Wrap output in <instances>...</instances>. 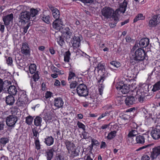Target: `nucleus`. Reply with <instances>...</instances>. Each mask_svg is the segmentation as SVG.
<instances>
[{
  "label": "nucleus",
  "mask_w": 160,
  "mask_h": 160,
  "mask_svg": "<svg viewBox=\"0 0 160 160\" xmlns=\"http://www.w3.org/2000/svg\"><path fill=\"white\" fill-rule=\"evenodd\" d=\"M62 33L66 36V38H71L73 37V32L72 30L68 27H66L62 31Z\"/></svg>",
  "instance_id": "f3484780"
},
{
  "label": "nucleus",
  "mask_w": 160,
  "mask_h": 160,
  "mask_svg": "<svg viewBox=\"0 0 160 160\" xmlns=\"http://www.w3.org/2000/svg\"><path fill=\"white\" fill-rule=\"evenodd\" d=\"M38 12L37 10L33 8H31L30 12L26 11L22 12L19 16V23L24 24L30 20H33Z\"/></svg>",
  "instance_id": "f03ea898"
},
{
  "label": "nucleus",
  "mask_w": 160,
  "mask_h": 160,
  "mask_svg": "<svg viewBox=\"0 0 160 160\" xmlns=\"http://www.w3.org/2000/svg\"><path fill=\"white\" fill-rule=\"evenodd\" d=\"M75 76V74L72 72H70L69 73V76L68 78V80H71L73 77Z\"/></svg>",
  "instance_id": "603ef678"
},
{
  "label": "nucleus",
  "mask_w": 160,
  "mask_h": 160,
  "mask_svg": "<svg viewBox=\"0 0 160 160\" xmlns=\"http://www.w3.org/2000/svg\"><path fill=\"white\" fill-rule=\"evenodd\" d=\"M105 78L104 76H101L100 79L98 80V82L99 83L100 85H101L100 86H99V94L101 95H102L103 93V88L104 87V86L102 85V83L103 81L104 80Z\"/></svg>",
  "instance_id": "a878e982"
},
{
  "label": "nucleus",
  "mask_w": 160,
  "mask_h": 160,
  "mask_svg": "<svg viewBox=\"0 0 160 160\" xmlns=\"http://www.w3.org/2000/svg\"><path fill=\"white\" fill-rule=\"evenodd\" d=\"M8 85L6 92H8V93L11 95H15L18 92L17 89L14 85H11L12 83L10 81H8Z\"/></svg>",
  "instance_id": "9d476101"
},
{
  "label": "nucleus",
  "mask_w": 160,
  "mask_h": 160,
  "mask_svg": "<svg viewBox=\"0 0 160 160\" xmlns=\"http://www.w3.org/2000/svg\"><path fill=\"white\" fill-rule=\"evenodd\" d=\"M152 138L155 140H158L160 138V130L158 128L152 130L151 133Z\"/></svg>",
  "instance_id": "a211bd4d"
},
{
  "label": "nucleus",
  "mask_w": 160,
  "mask_h": 160,
  "mask_svg": "<svg viewBox=\"0 0 160 160\" xmlns=\"http://www.w3.org/2000/svg\"><path fill=\"white\" fill-rule=\"evenodd\" d=\"M158 17V16L157 15L154 16L149 21V25L150 27H154L158 24L159 22L157 20Z\"/></svg>",
  "instance_id": "5701e85b"
},
{
  "label": "nucleus",
  "mask_w": 160,
  "mask_h": 160,
  "mask_svg": "<svg viewBox=\"0 0 160 160\" xmlns=\"http://www.w3.org/2000/svg\"><path fill=\"white\" fill-rule=\"evenodd\" d=\"M58 33L57 32L55 34V37L56 38V40L60 46H62L64 43V41L61 36V35H58Z\"/></svg>",
  "instance_id": "bb28decb"
},
{
  "label": "nucleus",
  "mask_w": 160,
  "mask_h": 160,
  "mask_svg": "<svg viewBox=\"0 0 160 160\" xmlns=\"http://www.w3.org/2000/svg\"><path fill=\"white\" fill-rule=\"evenodd\" d=\"M145 51L141 48H138L135 52L134 54L130 57V62L132 64L139 62L145 59Z\"/></svg>",
  "instance_id": "7ed1b4c3"
},
{
  "label": "nucleus",
  "mask_w": 160,
  "mask_h": 160,
  "mask_svg": "<svg viewBox=\"0 0 160 160\" xmlns=\"http://www.w3.org/2000/svg\"><path fill=\"white\" fill-rule=\"evenodd\" d=\"M148 86L146 84H143L139 89H136L133 91L132 94V95H134L136 99H138V101L141 102H142L145 100V91H147Z\"/></svg>",
  "instance_id": "20e7f679"
},
{
  "label": "nucleus",
  "mask_w": 160,
  "mask_h": 160,
  "mask_svg": "<svg viewBox=\"0 0 160 160\" xmlns=\"http://www.w3.org/2000/svg\"><path fill=\"white\" fill-rule=\"evenodd\" d=\"M110 113V111H106L104 113H103L101 115H100L98 118V120L102 118H103L105 116L107 115H109Z\"/></svg>",
  "instance_id": "09e8293b"
},
{
  "label": "nucleus",
  "mask_w": 160,
  "mask_h": 160,
  "mask_svg": "<svg viewBox=\"0 0 160 160\" xmlns=\"http://www.w3.org/2000/svg\"><path fill=\"white\" fill-rule=\"evenodd\" d=\"M75 148H74V149L72 151H71L70 152L72 153V154H73L74 156H76L78 155V152L79 151L78 150H77L75 149Z\"/></svg>",
  "instance_id": "bf43d9fd"
},
{
  "label": "nucleus",
  "mask_w": 160,
  "mask_h": 160,
  "mask_svg": "<svg viewBox=\"0 0 160 160\" xmlns=\"http://www.w3.org/2000/svg\"><path fill=\"white\" fill-rule=\"evenodd\" d=\"M35 147L37 150H39L40 148V145L39 141L38 139L36 140L35 142Z\"/></svg>",
  "instance_id": "de8ad7c7"
},
{
  "label": "nucleus",
  "mask_w": 160,
  "mask_h": 160,
  "mask_svg": "<svg viewBox=\"0 0 160 160\" xmlns=\"http://www.w3.org/2000/svg\"><path fill=\"white\" fill-rule=\"evenodd\" d=\"M42 122V118L39 116H37L34 119V125L36 126H41Z\"/></svg>",
  "instance_id": "c756f323"
},
{
  "label": "nucleus",
  "mask_w": 160,
  "mask_h": 160,
  "mask_svg": "<svg viewBox=\"0 0 160 160\" xmlns=\"http://www.w3.org/2000/svg\"><path fill=\"white\" fill-rule=\"evenodd\" d=\"M118 20H119V18H118V20H114V22L109 23V26L111 28H113L114 27H115Z\"/></svg>",
  "instance_id": "8fccbe9b"
},
{
  "label": "nucleus",
  "mask_w": 160,
  "mask_h": 160,
  "mask_svg": "<svg viewBox=\"0 0 160 160\" xmlns=\"http://www.w3.org/2000/svg\"><path fill=\"white\" fill-rule=\"evenodd\" d=\"M55 151L53 148L47 150L45 153V156L47 160H51L53 156V152Z\"/></svg>",
  "instance_id": "aec40b11"
},
{
  "label": "nucleus",
  "mask_w": 160,
  "mask_h": 160,
  "mask_svg": "<svg viewBox=\"0 0 160 160\" xmlns=\"http://www.w3.org/2000/svg\"><path fill=\"white\" fill-rule=\"evenodd\" d=\"M160 155V145L154 147L151 152L150 157L152 159H156Z\"/></svg>",
  "instance_id": "9b49d317"
},
{
  "label": "nucleus",
  "mask_w": 160,
  "mask_h": 160,
  "mask_svg": "<svg viewBox=\"0 0 160 160\" xmlns=\"http://www.w3.org/2000/svg\"><path fill=\"white\" fill-rule=\"evenodd\" d=\"M11 115H14L15 116L18 114V113H19L18 109L16 107H12L11 108Z\"/></svg>",
  "instance_id": "e433bc0d"
},
{
  "label": "nucleus",
  "mask_w": 160,
  "mask_h": 160,
  "mask_svg": "<svg viewBox=\"0 0 160 160\" xmlns=\"http://www.w3.org/2000/svg\"><path fill=\"white\" fill-rule=\"evenodd\" d=\"M32 132L33 134V136L35 137H37L38 134V131L35 128H33L32 129Z\"/></svg>",
  "instance_id": "680f3d73"
},
{
  "label": "nucleus",
  "mask_w": 160,
  "mask_h": 160,
  "mask_svg": "<svg viewBox=\"0 0 160 160\" xmlns=\"http://www.w3.org/2000/svg\"><path fill=\"white\" fill-rule=\"evenodd\" d=\"M136 99L134 95L128 96L126 97L125 100V103L127 106H130L135 103Z\"/></svg>",
  "instance_id": "4468645a"
},
{
  "label": "nucleus",
  "mask_w": 160,
  "mask_h": 160,
  "mask_svg": "<svg viewBox=\"0 0 160 160\" xmlns=\"http://www.w3.org/2000/svg\"><path fill=\"white\" fill-rule=\"evenodd\" d=\"M13 18V14L11 13L8 15L3 18V20L6 25H8L11 22H12Z\"/></svg>",
  "instance_id": "6ab92c4d"
},
{
  "label": "nucleus",
  "mask_w": 160,
  "mask_h": 160,
  "mask_svg": "<svg viewBox=\"0 0 160 160\" xmlns=\"http://www.w3.org/2000/svg\"><path fill=\"white\" fill-rule=\"evenodd\" d=\"M116 86L117 90L120 91L122 93L127 94L129 91V85L128 84H125L122 82H119L116 85Z\"/></svg>",
  "instance_id": "0eeeda50"
},
{
  "label": "nucleus",
  "mask_w": 160,
  "mask_h": 160,
  "mask_svg": "<svg viewBox=\"0 0 160 160\" xmlns=\"http://www.w3.org/2000/svg\"><path fill=\"white\" fill-rule=\"evenodd\" d=\"M145 138L143 135H138L136 137V141L137 144H143L145 143Z\"/></svg>",
  "instance_id": "b1692460"
},
{
  "label": "nucleus",
  "mask_w": 160,
  "mask_h": 160,
  "mask_svg": "<svg viewBox=\"0 0 160 160\" xmlns=\"http://www.w3.org/2000/svg\"><path fill=\"white\" fill-rule=\"evenodd\" d=\"M14 98L12 95H9L6 98V102L7 104L10 105H12L15 102Z\"/></svg>",
  "instance_id": "393cba45"
},
{
  "label": "nucleus",
  "mask_w": 160,
  "mask_h": 160,
  "mask_svg": "<svg viewBox=\"0 0 160 160\" xmlns=\"http://www.w3.org/2000/svg\"><path fill=\"white\" fill-rule=\"evenodd\" d=\"M33 78L35 82L38 81L39 78L38 74L37 72L35 73L33 76Z\"/></svg>",
  "instance_id": "5fc2aeb1"
},
{
  "label": "nucleus",
  "mask_w": 160,
  "mask_h": 160,
  "mask_svg": "<svg viewBox=\"0 0 160 160\" xmlns=\"http://www.w3.org/2000/svg\"><path fill=\"white\" fill-rule=\"evenodd\" d=\"M8 80H5L3 81L0 78V92H6L8 85Z\"/></svg>",
  "instance_id": "dca6fc26"
},
{
  "label": "nucleus",
  "mask_w": 160,
  "mask_h": 160,
  "mask_svg": "<svg viewBox=\"0 0 160 160\" xmlns=\"http://www.w3.org/2000/svg\"><path fill=\"white\" fill-rule=\"evenodd\" d=\"M84 3H91L93 2V0H80Z\"/></svg>",
  "instance_id": "69168bd1"
},
{
  "label": "nucleus",
  "mask_w": 160,
  "mask_h": 160,
  "mask_svg": "<svg viewBox=\"0 0 160 160\" xmlns=\"http://www.w3.org/2000/svg\"><path fill=\"white\" fill-rule=\"evenodd\" d=\"M29 69L30 73L33 74L35 72L36 66L34 64H31L29 66Z\"/></svg>",
  "instance_id": "58836bf2"
},
{
  "label": "nucleus",
  "mask_w": 160,
  "mask_h": 160,
  "mask_svg": "<svg viewBox=\"0 0 160 160\" xmlns=\"http://www.w3.org/2000/svg\"><path fill=\"white\" fill-rule=\"evenodd\" d=\"M144 18L145 17L143 16L142 14L141 13L138 14L134 19L133 22H135L140 20H143Z\"/></svg>",
  "instance_id": "f704fd0d"
},
{
  "label": "nucleus",
  "mask_w": 160,
  "mask_h": 160,
  "mask_svg": "<svg viewBox=\"0 0 160 160\" xmlns=\"http://www.w3.org/2000/svg\"><path fill=\"white\" fill-rule=\"evenodd\" d=\"M48 7L52 11L53 17L56 18V19H60L59 18L60 12L59 11L57 8L54 7L51 5H49Z\"/></svg>",
  "instance_id": "ddd939ff"
},
{
  "label": "nucleus",
  "mask_w": 160,
  "mask_h": 160,
  "mask_svg": "<svg viewBox=\"0 0 160 160\" xmlns=\"http://www.w3.org/2000/svg\"><path fill=\"white\" fill-rule=\"evenodd\" d=\"M33 119L32 117L29 115L26 117L25 122L28 125H31L32 123Z\"/></svg>",
  "instance_id": "473e14b6"
},
{
  "label": "nucleus",
  "mask_w": 160,
  "mask_h": 160,
  "mask_svg": "<svg viewBox=\"0 0 160 160\" xmlns=\"http://www.w3.org/2000/svg\"><path fill=\"white\" fill-rule=\"evenodd\" d=\"M43 21L47 23H49L50 22V16L49 15H43L41 18Z\"/></svg>",
  "instance_id": "4c0bfd02"
},
{
  "label": "nucleus",
  "mask_w": 160,
  "mask_h": 160,
  "mask_svg": "<svg viewBox=\"0 0 160 160\" xmlns=\"http://www.w3.org/2000/svg\"><path fill=\"white\" fill-rule=\"evenodd\" d=\"M160 89V80L156 83L153 86L152 90L156 92Z\"/></svg>",
  "instance_id": "72a5a7b5"
},
{
  "label": "nucleus",
  "mask_w": 160,
  "mask_h": 160,
  "mask_svg": "<svg viewBox=\"0 0 160 160\" xmlns=\"http://www.w3.org/2000/svg\"><path fill=\"white\" fill-rule=\"evenodd\" d=\"M9 142V139L7 138H2L0 139V143L3 145H5Z\"/></svg>",
  "instance_id": "37998d69"
},
{
  "label": "nucleus",
  "mask_w": 160,
  "mask_h": 160,
  "mask_svg": "<svg viewBox=\"0 0 160 160\" xmlns=\"http://www.w3.org/2000/svg\"><path fill=\"white\" fill-rule=\"evenodd\" d=\"M82 135L83 136V139H86L88 138L89 136L88 135V133L86 132H84L83 133H82Z\"/></svg>",
  "instance_id": "e2e57ef3"
},
{
  "label": "nucleus",
  "mask_w": 160,
  "mask_h": 160,
  "mask_svg": "<svg viewBox=\"0 0 160 160\" xmlns=\"http://www.w3.org/2000/svg\"><path fill=\"white\" fill-rule=\"evenodd\" d=\"M18 68L22 69L21 68H24L25 67V63L23 60H22L19 61V62H17Z\"/></svg>",
  "instance_id": "ea45409f"
},
{
  "label": "nucleus",
  "mask_w": 160,
  "mask_h": 160,
  "mask_svg": "<svg viewBox=\"0 0 160 160\" xmlns=\"http://www.w3.org/2000/svg\"><path fill=\"white\" fill-rule=\"evenodd\" d=\"M92 144L94 145L98 146L99 144L98 141L93 138L91 140Z\"/></svg>",
  "instance_id": "4d7b16f0"
},
{
  "label": "nucleus",
  "mask_w": 160,
  "mask_h": 160,
  "mask_svg": "<svg viewBox=\"0 0 160 160\" xmlns=\"http://www.w3.org/2000/svg\"><path fill=\"white\" fill-rule=\"evenodd\" d=\"M138 134L137 131L135 130H132L128 134V137L129 138H132Z\"/></svg>",
  "instance_id": "7c9ffc66"
},
{
  "label": "nucleus",
  "mask_w": 160,
  "mask_h": 160,
  "mask_svg": "<svg viewBox=\"0 0 160 160\" xmlns=\"http://www.w3.org/2000/svg\"><path fill=\"white\" fill-rule=\"evenodd\" d=\"M52 26L54 29L58 31L62 30L63 28V25L61 19H56L52 23Z\"/></svg>",
  "instance_id": "6e6552de"
},
{
  "label": "nucleus",
  "mask_w": 160,
  "mask_h": 160,
  "mask_svg": "<svg viewBox=\"0 0 160 160\" xmlns=\"http://www.w3.org/2000/svg\"><path fill=\"white\" fill-rule=\"evenodd\" d=\"M52 95V93L48 91L47 92L45 95V97L46 98H50Z\"/></svg>",
  "instance_id": "0e129e2a"
},
{
  "label": "nucleus",
  "mask_w": 160,
  "mask_h": 160,
  "mask_svg": "<svg viewBox=\"0 0 160 160\" xmlns=\"http://www.w3.org/2000/svg\"><path fill=\"white\" fill-rule=\"evenodd\" d=\"M63 101L61 98H55L54 101V105L57 108H62L63 105Z\"/></svg>",
  "instance_id": "2eb2a0df"
},
{
  "label": "nucleus",
  "mask_w": 160,
  "mask_h": 160,
  "mask_svg": "<svg viewBox=\"0 0 160 160\" xmlns=\"http://www.w3.org/2000/svg\"><path fill=\"white\" fill-rule=\"evenodd\" d=\"M22 101V100H21L18 99L16 102V104L18 106H22L23 104L25 103V102L23 101L21 102Z\"/></svg>",
  "instance_id": "864d4df0"
},
{
  "label": "nucleus",
  "mask_w": 160,
  "mask_h": 160,
  "mask_svg": "<svg viewBox=\"0 0 160 160\" xmlns=\"http://www.w3.org/2000/svg\"><path fill=\"white\" fill-rule=\"evenodd\" d=\"M30 49L28 44L27 42L23 43L22 47L21 49V52L25 55L30 54Z\"/></svg>",
  "instance_id": "f8f14e48"
},
{
  "label": "nucleus",
  "mask_w": 160,
  "mask_h": 160,
  "mask_svg": "<svg viewBox=\"0 0 160 160\" xmlns=\"http://www.w3.org/2000/svg\"><path fill=\"white\" fill-rule=\"evenodd\" d=\"M7 63L8 65L11 66L13 65L12 64V58L11 57H8L7 59Z\"/></svg>",
  "instance_id": "c03bdc74"
},
{
  "label": "nucleus",
  "mask_w": 160,
  "mask_h": 160,
  "mask_svg": "<svg viewBox=\"0 0 160 160\" xmlns=\"http://www.w3.org/2000/svg\"><path fill=\"white\" fill-rule=\"evenodd\" d=\"M71 53L69 51L66 52L64 54V61L67 62H69L70 59Z\"/></svg>",
  "instance_id": "2f4dec72"
},
{
  "label": "nucleus",
  "mask_w": 160,
  "mask_h": 160,
  "mask_svg": "<svg viewBox=\"0 0 160 160\" xmlns=\"http://www.w3.org/2000/svg\"><path fill=\"white\" fill-rule=\"evenodd\" d=\"M126 39L127 42H130L132 40L131 38L129 36H127L126 37Z\"/></svg>",
  "instance_id": "338daca9"
},
{
  "label": "nucleus",
  "mask_w": 160,
  "mask_h": 160,
  "mask_svg": "<svg viewBox=\"0 0 160 160\" xmlns=\"http://www.w3.org/2000/svg\"><path fill=\"white\" fill-rule=\"evenodd\" d=\"M140 47L141 48L146 47L149 44V39L147 38H142L139 42Z\"/></svg>",
  "instance_id": "412c9836"
},
{
  "label": "nucleus",
  "mask_w": 160,
  "mask_h": 160,
  "mask_svg": "<svg viewBox=\"0 0 160 160\" xmlns=\"http://www.w3.org/2000/svg\"><path fill=\"white\" fill-rule=\"evenodd\" d=\"M18 99L22 100L21 102L23 101L25 102L27 99V96L26 92L22 91L19 92L18 94Z\"/></svg>",
  "instance_id": "cd10ccee"
},
{
  "label": "nucleus",
  "mask_w": 160,
  "mask_h": 160,
  "mask_svg": "<svg viewBox=\"0 0 160 160\" xmlns=\"http://www.w3.org/2000/svg\"><path fill=\"white\" fill-rule=\"evenodd\" d=\"M77 92L80 97H86L88 95V92L87 86L83 83L80 84L77 88Z\"/></svg>",
  "instance_id": "39448f33"
},
{
  "label": "nucleus",
  "mask_w": 160,
  "mask_h": 160,
  "mask_svg": "<svg viewBox=\"0 0 160 160\" xmlns=\"http://www.w3.org/2000/svg\"><path fill=\"white\" fill-rule=\"evenodd\" d=\"M65 144L69 153H70V151H72L73 150L75 147L73 143L71 142L68 140L65 141Z\"/></svg>",
  "instance_id": "4be33fe9"
},
{
  "label": "nucleus",
  "mask_w": 160,
  "mask_h": 160,
  "mask_svg": "<svg viewBox=\"0 0 160 160\" xmlns=\"http://www.w3.org/2000/svg\"><path fill=\"white\" fill-rule=\"evenodd\" d=\"M55 160H64V158L63 156L58 154L56 156Z\"/></svg>",
  "instance_id": "13d9d810"
},
{
  "label": "nucleus",
  "mask_w": 160,
  "mask_h": 160,
  "mask_svg": "<svg viewBox=\"0 0 160 160\" xmlns=\"http://www.w3.org/2000/svg\"><path fill=\"white\" fill-rule=\"evenodd\" d=\"M80 35H74V36L72 37L71 42L74 47L78 48L80 46L81 39Z\"/></svg>",
  "instance_id": "1a4fd4ad"
},
{
  "label": "nucleus",
  "mask_w": 160,
  "mask_h": 160,
  "mask_svg": "<svg viewBox=\"0 0 160 160\" xmlns=\"http://www.w3.org/2000/svg\"><path fill=\"white\" fill-rule=\"evenodd\" d=\"M77 125L79 128H82L84 131L85 130V126L82 122L78 121L77 122Z\"/></svg>",
  "instance_id": "a18cd8bd"
},
{
  "label": "nucleus",
  "mask_w": 160,
  "mask_h": 160,
  "mask_svg": "<svg viewBox=\"0 0 160 160\" xmlns=\"http://www.w3.org/2000/svg\"><path fill=\"white\" fill-rule=\"evenodd\" d=\"M4 28L5 26L4 25L2 24L0 25V31H1L2 33L4 32Z\"/></svg>",
  "instance_id": "774afa93"
},
{
  "label": "nucleus",
  "mask_w": 160,
  "mask_h": 160,
  "mask_svg": "<svg viewBox=\"0 0 160 160\" xmlns=\"http://www.w3.org/2000/svg\"><path fill=\"white\" fill-rule=\"evenodd\" d=\"M141 160H150V158L148 155H144L142 157Z\"/></svg>",
  "instance_id": "052dcab7"
},
{
  "label": "nucleus",
  "mask_w": 160,
  "mask_h": 160,
  "mask_svg": "<svg viewBox=\"0 0 160 160\" xmlns=\"http://www.w3.org/2000/svg\"><path fill=\"white\" fill-rule=\"evenodd\" d=\"M18 118L14 115H10L7 116L6 119V125L11 128H14L17 121Z\"/></svg>",
  "instance_id": "423d86ee"
},
{
  "label": "nucleus",
  "mask_w": 160,
  "mask_h": 160,
  "mask_svg": "<svg viewBox=\"0 0 160 160\" xmlns=\"http://www.w3.org/2000/svg\"><path fill=\"white\" fill-rule=\"evenodd\" d=\"M110 64L112 66L115 68H118L120 66V64L119 63L117 62L114 61L110 62Z\"/></svg>",
  "instance_id": "49530a36"
},
{
  "label": "nucleus",
  "mask_w": 160,
  "mask_h": 160,
  "mask_svg": "<svg viewBox=\"0 0 160 160\" xmlns=\"http://www.w3.org/2000/svg\"><path fill=\"white\" fill-rule=\"evenodd\" d=\"M30 26V23H28L26 26L21 28V32H22V33L23 34H25L27 32L28 29Z\"/></svg>",
  "instance_id": "79ce46f5"
},
{
  "label": "nucleus",
  "mask_w": 160,
  "mask_h": 160,
  "mask_svg": "<svg viewBox=\"0 0 160 160\" xmlns=\"http://www.w3.org/2000/svg\"><path fill=\"white\" fill-rule=\"evenodd\" d=\"M104 68L103 65L101 62L99 63L97 67V68L98 70H102Z\"/></svg>",
  "instance_id": "6e6d98bb"
},
{
  "label": "nucleus",
  "mask_w": 160,
  "mask_h": 160,
  "mask_svg": "<svg viewBox=\"0 0 160 160\" xmlns=\"http://www.w3.org/2000/svg\"><path fill=\"white\" fill-rule=\"evenodd\" d=\"M116 132L115 131L111 132L108 134V136H107L108 139L110 140L114 138L116 136Z\"/></svg>",
  "instance_id": "c9c22d12"
},
{
  "label": "nucleus",
  "mask_w": 160,
  "mask_h": 160,
  "mask_svg": "<svg viewBox=\"0 0 160 160\" xmlns=\"http://www.w3.org/2000/svg\"><path fill=\"white\" fill-rule=\"evenodd\" d=\"M78 84V83L76 81L71 82L70 84V89H75Z\"/></svg>",
  "instance_id": "a19ab883"
},
{
  "label": "nucleus",
  "mask_w": 160,
  "mask_h": 160,
  "mask_svg": "<svg viewBox=\"0 0 160 160\" xmlns=\"http://www.w3.org/2000/svg\"><path fill=\"white\" fill-rule=\"evenodd\" d=\"M128 2V0H124L123 2L120 4L119 8L115 11L110 7H104L101 10L102 15L107 19L110 18L112 17L113 20H117L118 16H119L118 12L120 11L123 13L125 12Z\"/></svg>",
  "instance_id": "f257e3e1"
},
{
  "label": "nucleus",
  "mask_w": 160,
  "mask_h": 160,
  "mask_svg": "<svg viewBox=\"0 0 160 160\" xmlns=\"http://www.w3.org/2000/svg\"><path fill=\"white\" fill-rule=\"evenodd\" d=\"M139 47H140L139 42H136L135 44L133 46L131 50L132 51H134L135 50L138 48Z\"/></svg>",
  "instance_id": "3c124183"
},
{
  "label": "nucleus",
  "mask_w": 160,
  "mask_h": 160,
  "mask_svg": "<svg viewBox=\"0 0 160 160\" xmlns=\"http://www.w3.org/2000/svg\"><path fill=\"white\" fill-rule=\"evenodd\" d=\"M54 142V139L52 136H50L45 139V142L47 145L50 146Z\"/></svg>",
  "instance_id": "c85d7f7f"
}]
</instances>
